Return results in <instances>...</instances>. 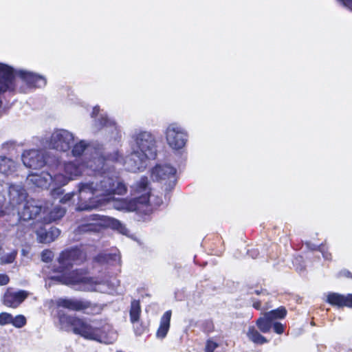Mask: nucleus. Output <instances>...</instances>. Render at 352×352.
<instances>
[{"label": "nucleus", "mask_w": 352, "mask_h": 352, "mask_svg": "<svg viewBox=\"0 0 352 352\" xmlns=\"http://www.w3.org/2000/svg\"><path fill=\"white\" fill-rule=\"evenodd\" d=\"M86 259L85 253L78 248L63 252L58 258L60 276L56 278L63 284L75 287L76 289L87 292L109 293L118 285L116 278L99 279L86 276L82 270L70 271L73 265H79Z\"/></svg>", "instance_id": "2"}, {"label": "nucleus", "mask_w": 352, "mask_h": 352, "mask_svg": "<svg viewBox=\"0 0 352 352\" xmlns=\"http://www.w3.org/2000/svg\"><path fill=\"white\" fill-rule=\"evenodd\" d=\"M171 318V311H166L161 318L160 324L157 331L156 336L158 338L163 339L166 337L169 328Z\"/></svg>", "instance_id": "21"}, {"label": "nucleus", "mask_w": 352, "mask_h": 352, "mask_svg": "<svg viewBox=\"0 0 352 352\" xmlns=\"http://www.w3.org/2000/svg\"><path fill=\"white\" fill-rule=\"evenodd\" d=\"M71 146V153L73 157L76 159L83 155L87 151H89L90 148V144L84 140H80L76 143L72 144Z\"/></svg>", "instance_id": "22"}, {"label": "nucleus", "mask_w": 352, "mask_h": 352, "mask_svg": "<svg viewBox=\"0 0 352 352\" xmlns=\"http://www.w3.org/2000/svg\"><path fill=\"white\" fill-rule=\"evenodd\" d=\"M253 307L259 310V309H261V302L260 301H257V302H254L253 303Z\"/></svg>", "instance_id": "47"}, {"label": "nucleus", "mask_w": 352, "mask_h": 352, "mask_svg": "<svg viewBox=\"0 0 352 352\" xmlns=\"http://www.w3.org/2000/svg\"><path fill=\"white\" fill-rule=\"evenodd\" d=\"M28 295V292L25 290L8 289L3 296V302L8 307L16 308L24 301Z\"/></svg>", "instance_id": "18"}, {"label": "nucleus", "mask_w": 352, "mask_h": 352, "mask_svg": "<svg viewBox=\"0 0 352 352\" xmlns=\"http://www.w3.org/2000/svg\"><path fill=\"white\" fill-rule=\"evenodd\" d=\"M65 210L60 206H56L50 212V219L52 221H56L64 216Z\"/></svg>", "instance_id": "29"}, {"label": "nucleus", "mask_w": 352, "mask_h": 352, "mask_svg": "<svg viewBox=\"0 0 352 352\" xmlns=\"http://www.w3.org/2000/svg\"><path fill=\"white\" fill-rule=\"evenodd\" d=\"M15 70L0 63V94L14 89L18 90V84L14 80Z\"/></svg>", "instance_id": "15"}, {"label": "nucleus", "mask_w": 352, "mask_h": 352, "mask_svg": "<svg viewBox=\"0 0 352 352\" xmlns=\"http://www.w3.org/2000/svg\"><path fill=\"white\" fill-rule=\"evenodd\" d=\"M246 335L250 341L256 344H263L268 342V340L263 336L254 326L248 327Z\"/></svg>", "instance_id": "24"}, {"label": "nucleus", "mask_w": 352, "mask_h": 352, "mask_svg": "<svg viewBox=\"0 0 352 352\" xmlns=\"http://www.w3.org/2000/svg\"><path fill=\"white\" fill-rule=\"evenodd\" d=\"M42 210V206L34 199L25 201L22 208L19 209V216L21 220L28 221L35 218Z\"/></svg>", "instance_id": "17"}, {"label": "nucleus", "mask_w": 352, "mask_h": 352, "mask_svg": "<svg viewBox=\"0 0 352 352\" xmlns=\"http://www.w3.org/2000/svg\"><path fill=\"white\" fill-rule=\"evenodd\" d=\"M176 169L169 164H157L151 170L153 180L164 182L169 188H173L176 182Z\"/></svg>", "instance_id": "14"}, {"label": "nucleus", "mask_w": 352, "mask_h": 352, "mask_svg": "<svg viewBox=\"0 0 352 352\" xmlns=\"http://www.w3.org/2000/svg\"><path fill=\"white\" fill-rule=\"evenodd\" d=\"M16 256V252L14 251L9 254H7L1 257V263H12L14 261Z\"/></svg>", "instance_id": "33"}, {"label": "nucleus", "mask_w": 352, "mask_h": 352, "mask_svg": "<svg viewBox=\"0 0 352 352\" xmlns=\"http://www.w3.org/2000/svg\"><path fill=\"white\" fill-rule=\"evenodd\" d=\"M344 295L338 293H330L327 296V301L332 305L338 307H343Z\"/></svg>", "instance_id": "27"}, {"label": "nucleus", "mask_w": 352, "mask_h": 352, "mask_svg": "<svg viewBox=\"0 0 352 352\" xmlns=\"http://www.w3.org/2000/svg\"><path fill=\"white\" fill-rule=\"evenodd\" d=\"M122 161L123 157L118 151H114L113 153L108 154L107 159H104L102 156H98V154H96L94 156H91L89 159L86 156H84L82 162L85 164V170L89 169L93 172L102 173V175L94 178L92 181H89L88 182H94L96 179L100 178L103 176L110 177L109 173H106V170L108 166L107 163L109 162H112L122 164Z\"/></svg>", "instance_id": "7"}, {"label": "nucleus", "mask_w": 352, "mask_h": 352, "mask_svg": "<svg viewBox=\"0 0 352 352\" xmlns=\"http://www.w3.org/2000/svg\"><path fill=\"white\" fill-rule=\"evenodd\" d=\"M56 304L59 307H63L71 311H83L87 314H99L101 307L91 302L78 298H58Z\"/></svg>", "instance_id": "11"}, {"label": "nucleus", "mask_w": 352, "mask_h": 352, "mask_svg": "<svg viewBox=\"0 0 352 352\" xmlns=\"http://www.w3.org/2000/svg\"><path fill=\"white\" fill-rule=\"evenodd\" d=\"M344 305L343 307H348L352 308V294H349L347 295H344Z\"/></svg>", "instance_id": "39"}, {"label": "nucleus", "mask_w": 352, "mask_h": 352, "mask_svg": "<svg viewBox=\"0 0 352 352\" xmlns=\"http://www.w3.org/2000/svg\"><path fill=\"white\" fill-rule=\"evenodd\" d=\"M218 346V344L211 340L206 342L205 352H214L215 349Z\"/></svg>", "instance_id": "36"}, {"label": "nucleus", "mask_w": 352, "mask_h": 352, "mask_svg": "<svg viewBox=\"0 0 352 352\" xmlns=\"http://www.w3.org/2000/svg\"><path fill=\"white\" fill-rule=\"evenodd\" d=\"M256 325L261 332L267 333L272 327V320L265 314L264 316L259 318L256 320Z\"/></svg>", "instance_id": "26"}, {"label": "nucleus", "mask_w": 352, "mask_h": 352, "mask_svg": "<svg viewBox=\"0 0 352 352\" xmlns=\"http://www.w3.org/2000/svg\"><path fill=\"white\" fill-rule=\"evenodd\" d=\"M25 197L24 194L23 192H20L19 194V200H21Z\"/></svg>", "instance_id": "49"}, {"label": "nucleus", "mask_w": 352, "mask_h": 352, "mask_svg": "<svg viewBox=\"0 0 352 352\" xmlns=\"http://www.w3.org/2000/svg\"><path fill=\"white\" fill-rule=\"evenodd\" d=\"M91 116L95 119V128L98 130L103 129L106 133L110 134L111 138L113 140V142L118 144L121 135L114 120L109 118L106 113L100 110L98 106L93 108Z\"/></svg>", "instance_id": "9"}, {"label": "nucleus", "mask_w": 352, "mask_h": 352, "mask_svg": "<svg viewBox=\"0 0 352 352\" xmlns=\"http://www.w3.org/2000/svg\"><path fill=\"white\" fill-rule=\"evenodd\" d=\"M265 314L273 321L275 319L284 318L287 315V310L284 307H280Z\"/></svg>", "instance_id": "28"}, {"label": "nucleus", "mask_w": 352, "mask_h": 352, "mask_svg": "<svg viewBox=\"0 0 352 352\" xmlns=\"http://www.w3.org/2000/svg\"><path fill=\"white\" fill-rule=\"evenodd\" d=\"M130 320L131 322L135 325L137 322H139L140 314H141V307L140 305V302L136 300H133L131 301V308H130ZM134 330L136 335H141L144 331V328L141 327L138 328L135 326H134Z\"/></svg>", "instance_id": "19"}, {"label": "nucleus", "mask_w": 352, "mask_h": 352, "mask_svg": "<svg viewBox=\"0 0 352 352\" xmlns=\"http://www.w3.org/2000/svg\"><path fill=\"white\" fill-rule=\"evenodd\" d=\"M274 331L278 334H282L284 332V326L280 322H274L272 324Z\"/></svg>", "instance_id": "37"}, {"label": "nucleus", "mask_w": 352, "mask_h": 352, "mask_svg": "<svg viewBox=\"0 0 352 352\" xmlns=\"http://www.w3.org/2000/svg\"><path fill=\"white\" fill-rule=\"evenodd\" d=\"M12 315L7 312L0 314V325L4 326L12 323Z\"/></svg>", "instance_id": "32"}, {"label": "nucleus", "mask_w": 352, "mask_h": 352, "mask_svg": "<svg viewBox=\"0 0 352 352\" xmlns=\"http://www.w3.org/2000/svg\"><path fill=\"white\" fill-rule=\"evenodd\" d=\"M19 188V186H11L9 190L10 196L11 197L12 201L13 202V204H14V195L17 194L18 192L21 191V188Z\"/></svg>", "instance_id": "38"}, {"label": "nucleus", "mask_w": 352, "mask_h": 352, "mask_svg": "<svg viewBox=\"0 0 352 352\" xmlns=\"http://www.w3.org/2000/svg\"><path fill=\"white\" fill-rule=\"evenodd\" d=\"M11 324L16 328H21L26 324V318L23 315H18L15 317L12 316Z\"/></svg>", "instance_id": "31"}, {"label": "nucleus", "mask_w": 352, "mask_h": 352, "mask_svg": "<svg viewBox=\"0 0 352 352\" xmlns=\"http://www.w3.org/2000/svg\"><path fill=\"white\" fill-rule=\"evenodd\" d=\"M296 270H297L298 271L301 272V271H302V270H304V266H303V265H299V266H297V267H296Z\"/></svg>", "instance_id": "48"}, {"label": "nucleus", "mask_w": 352, "mask_h": 352, "mask_svg": "<svg viewBox=\"0 0 352 352\" xmlns=\"http://www.w3.org/2000/svg\"><path fill=\"white\" fill-rule=\"evenodd\" d=\"M33 230L36 234L38 242L41 243H50L56 240L60 234L59 229L55 227L46 230L42 223H34Z\"/></svg>", "instance_id": "16"}, {"label": "nucleus", "mask_w": 352, "mask_h": 352, "mask_svg": "<svg viewBox=\"0 0 352 352\" xmlns=\"http://www.w3.org/2000/svg\"><path fill=\"white\" fill-rule=\"evenodd\" d=\"M75 140L74 135L65 129H56L47 140L48 146L59 151L66 152L71 148Z\"/></svg>", "instance_id": "12"}, {"label": "nucleus", "mask_w": 352, "mask_h": 352, "mask_svg": "<svg viewBox=\"0 0 352 352\" xmlns=\"http://www.w3.org/2000/svg\"><path fill=\"white\" fill-rule=\"evenodd\" d=\"M306 245L307 247L310 249V250H314L316 249L317 248V245H314V244H312L310 242H307L306 243Z\"/></svg>", "instance_id": "46"}, {"label": "nucleus", "mask_w": 352, "mask_h": 352, "mask_svg": "<svg viewBox=\"0 0 352 352\" xmlns=\"http://www.w3.org/2000/svg\"><path fill=\"white\" fill-rule=\"evenodd\" d=\"M53 171V170H51ZM55 171V185L61 187L72 180L77 179L85 172V164L82 159H75L73 161L65 162L61 164L58 157V166L54 169Z\"/></svg>", "instance_id": "6"}, {"label": "nucleus", "mask_w": 352, "mask_h": 352, "mask_svg": "<svg viewBox=\"0 0 352 352\" xmlns=\"http://www.w3.org/2000/svg\"><path fill=\"white\" fill-rule=\"evenodd\" d=\"M319 250L322 252V256L324 259L326 260H331V253L328 252H324L322 247L319 246Z\"/></svg>", "instance_id": "42"}, {"label": "nucleus", "mask_w": 352, "mask_h": 352, "mask_svg": "<svg viewBox=\"0 0 352 352\" xmlns=\"http://www.w3.org/2000/svg\"><path fill=\"white\" fill-rule=\"evenodd\" d=\"M129 146L131 153L123 157L122 164L131 172L143 170L147 160L154 159L157 155L155 136L147 131H135L131 135Z\"/></svg>", "instance_id": "3"}, {"label": "nucleus", "mask_w": 352, "mask_h": 352, "mask_svg": "<svg viewBox=\"0 0 352 352\" xmlns=\"http://www.w3.org/2000/svg\"><path fill=\"white\" fill-rule=\"evenodd\" d=\"M100 218V215L98 214H91L89 217V221H98Z\"/></svg>", "instance_id": "45"}, {"label": "nucleus", "mask_w": 352, "mask_h": 352, "mask_svg": "<svg viewBox=\"0 0 352 352\" xmlns=\"http://www.w3.org/2000/svg\"><path fill=\"white\" fill-rule=\"evenodd\" d=\"M248 253L253 258H256L258 254V252L256 249L248 250Z\"/></svg>", "instance_id": "43"}, {"label": "nucleus", "mask_w": 352, "mask_h": 352, "mask_svg": "<svg viewBox=\"0 0 352 352\" xmlns=\"http://www.w3.org/2000/svg\"><path fill=\"white\" fill-rule=\"evenodd\" d=\"M104 218L107 226L111 227L112 229L118 230L120 233L124 235L128 234V229L120 221L109 217H105Z\"/></svg>", "instance_id": "25"}, {"label": "nucleus", "mask_w": 352, "mask_h": 352, "mask_svg": "<svg viewBox=\"0 0 352 352\" xmlns=\"http://www.w3.org/2000/svg\"><path fill=\"white\" fill-rule=\"evenodd\" d=\"M98 226L96 223L89 222L86 224H82L78 228V232H95L97 230Z\"/></svg>", "instance_id": "30"}, {"label": "nucleus", "mask_w": 352, "mask_h": 352, "mask_svg": "<svg viewBox=\"0 0 352 352\" xmlns=\"http://www.w3.org/2000/svg\"><path fill=\"white\" fill-rule=\"evenodd\" d=\"M78 202L76 210H91L109 205L120 211H135L140 214L149 215L155 207L162 204L160 197L151 195L148 178L142 177L131 186V199H114L113 194L123 195L126 192L124 183L115 177H101L91 182H80L78 186Z\"/></svg>", "instance_id": "1"}, {"label": "nucleus", "mask_w": 352, "mask_h": 352, "mask_svg": "<svg viewBox=\"0 0 352 352\" xmlns=\"http://www.w3.org/2000/svg\"><path fill=\"white\" fill-rule=\"evenodd\" d=\"M16 167L15 162L5 155H0V173L9 174L14 171Z\"/></svg>", "instance_id": "23"}, {"label": "nucleus", "mask_w": 352, "mask_h": 352, "mask_svg": "<svg viewBox=\"0 0 352 352\" xmlns=\"http://www.w3.org/2000/svg\"><path fill=\"white\" fill-rule=\"evenodd\" d=\"M74 196V193H73V192L67 193V194L65 195L60 199V201L63 204H67L72 199Z\"/></svg>", "instance_id": "40"}, {"label": "nucleus", "mask_w": 352, "mask_h": 352, "mask_svg": "<svg viewBox=\"0 0 352 352\" xmlns=\"http://www.w3.org/2000/svg\"><path fill=\"white\" fill-rule=\"evenodd\" d=\"M16 148V142L14 141H8L2 144L1 149L6 153H11Z\"/></svg>", "instance_id": "34"}, {"label": "nucleus", "mask_w": 352, "mask_h": 352, "mask_svg": "<svg viewBox=\"0 0 352 352\" xmlns=\"http://www.w3.org/2000/svg\"><path fill=\"white\" fill-rule=\"evenodd\" d=\"M47 170V171H43L40 174H30L26 179V182L30 185L32 184L41 188H48L53 186L54 188L52 190V195H54L56 191L59 193L60 188L55 185V171Z\"/></svg>", "instance_id": "13"}, {"label": "nucleus", "mask_w": 352, "mask_h": 352, "mask_svg": "<svg viewBox=\"0 0 352 352\" xmlns=\"http://www.w3.org/2000/svg\"><path fill=\"white\" fill-rule=\"evenodd\" d=\"M164 133L168 146L173 151H177L184 148L188 140V131L177 122L168 124Z\"/></svg>", "instance_id": "8"}, {"label": "nucleus", "mask_w": 352, "mask_h": 352, "mask_svg": "<svg viewBox=\"0 0 352 352\" xmlns=\"http://www.w3.org/2000/svg\"><path fill=\"white\" fill-rule=\"evenodd\" d=\"M15 75L24 84L18 86V91L21 93H27L33 89L43 88L47 84V79L44 76L27 69H16Z\"/></svg>", "instance_id": "10"}, {"label": "nucleus", "mask_w": 352, "mask_h": 352, "mask_svg": "<svg viewBox=\"0 0 352 352\" xmlns=\"http://www.w3.org/2000/svg\"><path fill=\"white\" fill-rule=\"evenodd\" d=\"M95 261L100 264L120 265L121 256L120 252L115 250L114 252L111 254H100L95 258Z\"/></svg>", "instance_id": "20"}, {"label": "nucleus", "mask_w": 352, "mask_h": 352, "mask_svg": "<svg viewBox=\"0 0 352 352\" xmlns=\"http://www.w3.org/2000/svg\"><path fill=\"white\" fill-rule=\"evenodd\" d=\"M255 292L256 294H260V292H259V291H258V290H255V292Z\"/></svg>", "instance_id": "50"}, {"label": "nucleus", "mask_w": 352, "mask_h": 352, "mask_svg": "<svg viewBox=\"0 0 352 352\" xmlns=\"http://www.w3.org/2000/svg\"><path fill=\"white\" fill-rule=\"evenodd\" d=\"M10 278L8 275L0 274V285H6L9 283Z\"/></svg>", "instance_id": "41"}, {"label": "nucleus", "mask_w": 352, "mask_h": 352, "mask_svg": "<svg viewBox=\"0 0 352 352\" xmlns=\"http://www.w3.org/2000/svg\"><path fill=\"white\" fill-rule=\"evenodd\" d=\"M340 275L346 278H352V274L346 270H342L340 272Z\"/></svg>", "instance_id": "44"}, {"label": "nucleus", "mask_w": 352, "mask_h": 352, "mask_svg": "<svg viewBox=\"0 0 352 352\" xmlns=\"http://www.w3.org/2000/svg\"><path fill=\"white\" fill-rule=\"evenodd\" d=\"M54 258V253L52 251L49 250H43L41 253V259L43 261L48 263L51 261Z\"/></svg>", "instance_id": "35"}, {"label": "nucleus", "mask_w": 352, "mask_h": 352, "mask_svg": "<svg viewBox=\"0 0 352 352\" xmlns=\"http://www.w3.org/2000/svg\"><path fill=\"white\" fill-rule=\"evenodd\" d=\"M21 160L25 166L32 169L54 170L58 166V156L41 150L30 149L24 151Z\"/></svg>", "instance_id": "5"}, {"label": "nucleus", "mask_w": 352, "mask_h": 352, "mask_svg": "<svg viewBox=\"0 0 352 352\" xmlns=\"http://www.w3.org/2000/svg\"><path fill=\"white\" fill-rule=\"evenodd\" d=\"M58 319L62 329L69 331L72 329L74 333L86 339L107 344H112L117 340V333L109 324H105L100 329L92 326L82 319L60 312L58 314Z\"/></svg>", "instance_id": "4"}]
</instances>
